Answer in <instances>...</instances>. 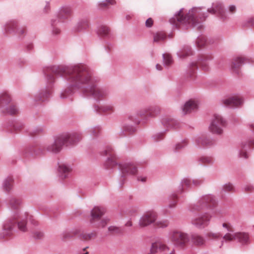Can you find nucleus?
<instances>
[{
    "label": "nucleus",
    "instance_id": "obj_1",
    "mask_svg": "<svg viewBox=\"0 0 254 254\" xmlns=\"http://www.w3.org/2000/svg\"><path fill=\"white\" fill-rule=\"evenodd\" d=\"M51 71L65 79V86L60 94L62 99L70 101L71 97L77 91L84 97L93 98L98 101L109 96V88L99 86L98 78L94 76L89 67L84 64L55 65L52 67Z\"/></svg>",
    "mask_w": 254,
    "mask_h": 254
},
{
    "label": "nucleus",
    "instance_id": "obj_2",
    "mask_svg": "<svg viewBox=\"0 0 254 254\" xmlns=\"http://www.w3.org/2000/svg\"><path fill=\"white\" fill-rule=\"evenodd\" d=\"M208 13L216 14L222 20L229 18L223 4L216 1L207 9L203 7H193L187 13L184 12V9L182 8L170 18V22L174 27L180 30H186L190 27L201 29L203 26L202 22L208 17Z\"/></svg>",
    "mask_w": 254,
    "mask_h": 254
},
{
    "label": "nucleus",
    "instance_id": "obj_3",
    "mask_svg": "<svg viewBox=\"0 0 254 254\" xmlns=\"http://www.w3.org/2000/svg\"><path fill=\"white\" fill-rule=\"evenodd\" d=\"M34 226H38V222L33 217L27 212L20 213L17 211L12 216L11 218L6 220L3 224L2 235L0 234V238H3L5 236H10L13 232V229L15 223H17L19 230L26 232L27 230V220Z\"/></svg>",
    "mask_w": 254,
    "mask_h": 254
},
{
    "label": "nucleus",
    "instance_id": "obj_4",
    "mask_svg": "<svg viewBox=\"0 0 254 254\" xmlns=\"http://www.w3.org/2000/svg\"><path fill=\"white\" fill-rule=\"evenodd\" d=\"M216 204L215 196L212 194H206L200 195L196 202L189 206V209L190 212L200 211L205 209H211L213 213H216L217 210L215 209Z\"/></svg>",
    "mask_w": 254,
    "mask_h": 254
},
{
    "label": "nucleus",
    "instance_id": "obj_5",
    "mask_svg": "<svg viewBox=\"0 0 254 254\" xmlns=\"http://www.w3.org/2000/svg\"><path fill=\"white\" fill-rule=\"evenodd\" d=\"M46 80L47 82V87L39 90L35 94L34 98L32 99L33 101L43 102L47 101L50 97L52 94L51 88L55 81V78L52 74H50L46 76Z\"/></svg>",
    "mask_w": 254,
    "mask_h": 254
},
{
    "label": "nucleus",
    "instance_id": "obj_6",
    "mask_svg": "<svg viewBox=\"0 0 254 254\" xmlns=\"http://www.w3.org/2000/svg\"><path fill=\"white\" fill-rule=\"evenodd\" d=\"M221 241V246L224 242H232L237 241L242 245H247L250 243V238L249 235L246 232H236V233H226L222 237Z\"/></svg>",
    "mask_w": 254,
    "mask_h": 254
},
{
    "label": "nucleus",
    "instance_id": "obj_7",
    "mask_svg": "<svg viewBox=\"0 0 254 254\" xmlns=\"http://www.w3.org/2000/svg\"><path fill=\"white\" fill-rule=\"evenodd\" d=\"M11 98L7 92L2 93L0 94V109L4 113L9 115H16L19 110L16 105L10 104L7 107V104L10 102Z\"/></svg>",
    "mask_w": 254,
    "mask_h": 254
},
{
    "label": "nucleus",
    "instance_id": "obj_8",
    "mask_svg": "<svg viewBox=\"0 0 254 254\" xmlns=\"http://www.w3.org/2000/svg\"><path fill=\"white\" fill-rule=\"evenodd\" d=\"M226 126V121L220 115L213 116L209 126V129L212 133L221 134L223 128Z\"/></svg>",
    "mask_w": 254,
    "mask_h": 254
},
{
    "label": "nucleus",
    "instance_id": "obj_9",
    "mask_svg": "<svg viewBox=\"0 0 254 254\" xmlns=\"http://www.w3.org/2000/svg\"><path fill=\"white\" fill-rule=\"evenodd\" d=\"M64 146H69L76 144L82 139L81 133L79 132H67L60 134Z\"/></svg>",
    "mask_w": 254,
    "mask_h": 254
},
{
    "label": "nucleus",
    "instance_id": "obj_10",
    "mask_svg": "<svg viewBox=\"0 0 254 254\" xmlns=\"http://www.w3.org/2000/svg\"><path fill=\"white\" fill-rule=\"evenodd\" d=\"M212 215L208 212L198 213L191 219V223L198 229H203L210 223Z\"/></svg>",
    "mask_w": 254,
    "mask_h": 254
},
{
    "label": "nucleus",
    "instance_id": "obj_11",
    "mask_svg": "<svg viewBox=\"0 0 254 254\" xmlns=\"http://www.w3.org/2000/svg\"><path fill=\"white\" fill-rule=\"evenodd\" d=\"M103 155L108 156V157L106 159L104 165L106 169H109L113 168L115 167H118L120 163L116 162V158L114 148L111 146H107L105 150L103 151Z\"/></svg>",
    "mask_w": 254,
    "mask_h": 254
},
{
    "label": "nucleus",
    "instance_id": "obj_12",
    "mask_svg": "<svg viewBox=\"0 0 254 254\" xmlns=\"http://www.w3.org/2000/svg\"><path fill=\"white\" fill-rule=\"evenodd\" d=\"M132 122L134 125H138L140 124V121L139 119L136 118L133 115H129L127 118L126 120V123L123 127V130L120 132V136L123 137L125 136V131L131 134L136 131V128L133 125H130L129 123Z\"/></svg>",
    "mask_w": 254,
    "mask_h": 254
},
{
    "label": "nucleus",
    "instance_id": "obj_13",
    "mask_svg": "<svg viewBox=\"0 0 254 254\" xmlns=\"http://www.w3.org/2000/svg\"><path fill=\"white\" fill-rule=\"evenodd\" d=\"M193 143L198 148L210 147L215 144V140L206 134H199L193 138Z\"/></svg>",
    "mask_w": 254,
    "mask_h": 254
},
{
    "label": "nucleus",
    "instance_id": "obj_14",
    "mask_svg": "<svg viewBox=\"0 0 254 254\" xmlns=\"http://www.w3.org/2000/svg\"><path fill=\"white\" fill-rule=\"evenodd\" d=\"M170 238L174 245L180 247H184L190 240L188 234L181 231H173L170 234Z\"/></svg>",
    "mask_w": 254,
    "mask_h": 254
},
{
    "label": "nucleus",
    "instance_id": "obj_15",
    "mask_svg": "<svg viewBox=\"0 0 254 254\" xmlns=\"http://www.w3.org/2000/svg\"><path fill=\"white\" fill-rule=\"evenodd\" d=\"M119 170L121 172V177L125 178L128 175H134L137 172V168L135 164L131 162L120 163Z\"/></svg>",
    "mask_w": 254,
    "mask_h": 254
},
{
    "label": "nucleus",
    "instance_id": "obj_16",
    "mask_svg": "<svg viewBox=\"0 0 254 254\" xmlns=\"http://www.w3.org/2000/svg\"><path fill=\"white\" fill-rule=\"evenodd\" d=\"M63 146V142L59 135L56 136L53 141L50 142L44 145L46 151L55 154L60 153Z\"/></svg>",
    "mask_w": 254,
    "mask_h": 254
},
{
    "label": "nucleus",
    "instance_id": "obj_17",
    "mask_svg": "<svg viewBox=\"0 0 254 254\" xmlns=\"http://www.w3.org/2000/svg\"><path fill=\"white\" fill-rule=\"evenodd\" d=\"M157 218V214L154 211H148L142 215L138 221V225L140 228H144L155 222Z\"/></svg>",
    "mask_w": 254,
    "mask_h": 254
},
{
    "label": "nucleus",
    "instance_id": "obj_18",
    "mask_svg": "<svg viewBox=\"0 0 254 254\" xmlns=\"http://www.w3.org/2000/svg\"><path fill=\"white\" fill-rule=\"evenodd\" d=\"M161 123L165 128V131L170 129H178L181 127V124L176 119L168 116H164L161 118Z\"/></svg>",
    "mask_w": 254,
    "mask_h": 254
},
{
    "label": "nucleus",
    "instance_id": "obj_19",
    "mask_svg": "<svg viewBox=\"0 0 254 254\" xmlns=\"http://www.w3.org/2000/svg\"><path fill=\"white\" fill-rule=\"evenodd\" d=\"M72 8L68 5H64L61 6L57 13V19L59 21L64 22L68 19L72 14Z\"/></svg>",
    "mask_w": 254,
    "mask_h": 254
},
{
    "label": "nucleus",
    "instance_id": "obj_20",
    "mask_svg": "<svg viewBox=\"0 0 254 254\" xmlns=\"http://www.w3.org/2000/svg\"><path fill=\"white\" fill-rule=\"evenodd\" d=\"M160 251L164 254H175L174 249L169 247L167 245L160 242L153 243L150 250V253L148 254H155V253Z\"/></svg>",
    "mask_w": 254,
    "mask_h": 254
},
{
    "label": "nucleus",
    "instance_id": "obj_21",
    "mask_svg": "<svg viewBox=\"0 0 254 254\" xmlns=\"http://www.w3.org/2000/svg\"><path fill=\"white\" fill-rule=\"evenodd\" d=\"M223 104L226 107L229 108H236L241 106L243 103V99L238 95H235L222 101Z\"/></svg>",
    "mask_w": 254,
    "mask_h": 254
},
{
    "label": "nucleus",
    "instance_id": "obj_22",
    "mask_svg": "<svg viewBox=\"0 0 254 254\" xmlns=\"http://www.w3.org/2000/svg\"><path fill=\"white\" fill-rule=\"evenodd\" d=\"M105 213V209L103 207L95 206L90 213V222L92 224L96 223L99 221Z\"/></svg>",
    "mask_w": 254,
    "mask_h": 254
},
{
    "label": "nucleus",
    "instance_id": "obj_23",
    "mask_svg": "<svg viewBox=\"0 0 254 254\" xmlns=\"http://www.w3.org/2000/svg\"><path fill=\"white\" fill-rule=\"evenodd\" d=\"M7 201L8 206L11 209L15 210L12 216L17 211L20 213H22L19 210V209L22 204V200L20 198L15 196H10L7 198Z\"/></svg>",
    "mask_w": 254,
    "mask_h": 254
},
{
    "label": "nucleus",
    "instance_id": "obj_24",
    "mask_svg": "<svg viewBox=\"0 0 254 254\" xmlns=\"http://www.w3.org/2000/svg\"><path fill=\"white\" fill-rule=\"evenodd\" d=\"M192 184V180L189 178H184L181 180L178 186L176 192L177 194H182L185 192V190L190 188Z\"/></svg>",
    "mask_w": 254,
    "mask_h": 254
},
{
    "label": "nucleus",
    "instance_id": "obj_25",
    "mask_svg": "<svg viewBox=\"0 0 254 254\" xmlns=\"http://www.w3.org/2000/svg\"><path fill=\"white\" fill-rule=\"evenodd\" d=\"M19 26L18 21L16 19L7 21L3 26V30L6 33H15Z\"/></svg>",
    "mask_w": 254,
    "mask_h": 254
},
{
    "label": "nucleus",
    "instance_id": "obj_26",
    "mask_svg": "<svg viewBox=\"0 0 254 254\" xmlns=\"http://www.w3.org/2000/svg\"><path fill=\"white\" fill-rule=\"evenodd\" d=\"M212 59L211 55L203 56L198 59L197 64L203 70L208 71L210 69L209 64Z\"/></svg>",
    "mask_w": 254,
    "mask_h": 254
},
{
    "label": "nucleus",
    "instance_id": "obj_27",
    "mask_svg": "<svg viewBox=\"0 0 254 254\" xmlns=\"http://www.w3.org/2000/svg\"><path fill=\"white\" fill-rule=\"evenodd\" d=\"M253 145H254V142L252 140L249 142H243L239 150V157L245 159L248 158V155L247 152L251 150Z\"/></svg>",
    "mask_w": 254,
    "mask_h": 254
},
{
    "label": "nucleus",
    "instance_id": "obj_28",
    "mask_svg": "<svg viewBox=\"0 0 254 254\" xmlns=\"http://www.w3.org/2000/svg\"><path fill=\"white\" fill-rule=\"evenodd\" d=\"M245 59L242 57L235 58L232 62L231 68L233 72L239 74L242 65L245 63Z\"/></svg>",
    "mask_w": 254,
    "mask_h": 254
},
{
    "label": "nucleus",
    "instance_id": "obj_29",
    "mask_svg": "<svg viewBox=\"0 0 254 254\" xmlns=\"http://www.w3.org/2000/svg\"><path fill=\"white\" fill-rule=\"evenodd\" d=\"M45 149L44 146L43 147H30L28 148L25 152V156L28 157L29 155L36 156H39L41 155H44L45 153Z\"/></svg>",
    "mask_w": 254,
    "mask_h": 254
},
{
    "label": "nucleus",
    "instance_id": "obj_30",
    "mask_svg": "<svg viewBox=\"0 0 254 254\" xmlns=\"http://www.w3.org/2000/svg\"><path fill=\"white\" fill-rule=\"evenodd\" d=\"M198 107L197 102L193 100H189L187 101L182 108V112L184 115L190 113L195 111Z\"/></svg>",
    "mask_w": 254,
    "mask_h": 254
},
{
    "label": "nucleus",
    "instance_id": "obj_31",
    "mask_svg": "<svg viewBox=\"0 0 254 254\" xmlns=\"http://www.w3.org/2000/svg\"><path fill=\"white\" fill-rule=\"evenodd\" d=\"M177 193H173L170 195L169 199L170 203L169 205L165 207L163 209V212L165 214H168L170 213V211L168 210V208H174L176 207V205L178 202V195Z\"/></svg>",
    "mask_w": 254,
    "mask_h": 254
},
{
    "label": "nucleus",
    "instance_id": "obj_32",
    "mask_svg": "<svg viewBox=\"0 0 254 254\" xmlns=\"http://www.w3.org/2000/svg\"><path fill=\"white\" fill-rule=\"evenodd\" d=\"M61 22L57 18H52L51 20V33L53 36H58L60 34L61 30L59 27Z\"/></svg>",
    "mask_w": 254,
    "mask_h": 254
},
{
    "label": "nucleus",
    "instance_id": "obj_33",
    "mask_svg": "<svg viewBox=\"0 0 254 254\" xmlns=\"http://www.w3.org/2000/svg\"><path fill=\"white\" fill-rule=\"evenodd\" d=\"M198 68L197 64L195 62L190 63L186 70V76L187 77L193 78L195 75V72Z\"/></svg>",
    "mask_w": 254,
    "mask_h": 254
},
{
    "label": "nucleus",
    "instance_id": "obj_34",
    "mask_svg": "<svg viewBox=\"0 0 254 254\" xmlns=\"http://www.w3.org/2000/svg\"><path fill=\"white\" fill-rule=\"evenodd\" d=\"M96 108V110L99 113L110 114L114 111V106L112 104L101 105Z\"/></svg>",
    "mask_w": 254,
    "mask_h": 254
},
{
    "label": "nucleus",
    "instance_id": "obj_35",
    "mask_svg": "<svg viewBox=\"0 0 254 254\" xmlns=\"http://www.w3.org/2000/svg\"><path fill=\"white\" fill-rule=\"evenodd\" d=\"M70 171V167L66 164H61L59 165V175L62 179L67 178Z\"/></svg>",
    "mask_w": 254,
    "mask_h": 254
},
{
    "label": "nucleus",
    "instance_id": "obj_36",
    "mask_svg": "<svg viewBox=\"0 0 254 254\" xmlns=\"http://www.w3.org/2000/svg\"><path fill=\"white\" fill-rule=\"evenodd\" d=\"M177 54L179 58L184 59L192 54V50L190 46L185 45L177 52Z\"/></svg>",
    "mask_w": 254,
    "mask_h": 254
},
{
    "label": "nucleus",
    "instance_id": "obj_37",
    "mask_svg": "<svg viewBox=\"0 0 254 254\" xmlns=\"http://www.w3.org/2000/svg\"><path fill=\"white\" fill-rule=\"evenodd\" d=\"M1 187L6 192H9L13 187V179L10 177L5 178L2 183Z\"/></svg>",
    "mask_w": 254,
    "mask_h": 254
},
{
    "label": "nucleus",
    "instance_id": "obj_38",
    "mask_svg": "<svg viewBox=\"0 0 254 254\" xmlns=\"http://www.w3.org/2000/svg\"><path fill=\"white\" fill-rule=\"evenodd\" d=\"M89 27L88 21L87 19L79 20L74 28L76 32H81L86 29Z\"/></svg>",
    "mask_w": 254,
    "mask_h": 254
},
{
    "label": "nucleus",
    "instance_id": "obj_39",
    "mask_svg": "<svg viewBox=\"0 0 254 254\" xmlns=\"http://www.w3.org/2000/svg\"><path fill=\"white\" fill-rule=\"evenodd\" d=\"M116 0H103L99 1L97 3L98 8L100 9L108 8L110 5L116 4Z\"/></svg>",
    "mask_w": 254,
    "mask_h": 254
},
{
    "label": "nucleus",
    "instance_id": "obj_40",
    "mask_svg": "<svg viewBox=\"0 0 254 254\" xmlns=\"http://www.w3.org/2000/svg\"><path fill=\"white\" fill-rule=\"evenodd\" d=\"M191 240L193 244L197 246L202 245L205 243V239L204 238L197 234H192L191 236Z\"/></svg>",
    "mask_w": 254,
    "mask_h": 254
},
{
    "label": "nucleus",
    "instance_id": "obj_41",
    "mask_svg": "<svg viewBox=\"0 0 254 254\" xmlns=\"http://www.w3.org/2000/svg\"><path fill=\"white\" fill-rule=\"evenodd\" d=\"M149 110L148 107H145L144 108L140 109L138 110L136 112V115H133L136 118L138 119V117L142 118V119H144L145 120H147L148 118H150L149 117Z\"/></svg>",
    "mask_w": 254,
    "mask_h": 254
},
{
    "label": "nucleus",
    "instance_id": "obj_42",
    "mask_svg": "<svg viewBox=\"0 0 254 254\" xmlns=\"http://www.w3.org/2000/svg\"><path fill=\"white\" fill-rule=\"evenodd\" d=\"M198 161L203 165H212L214 163L213 157L208 156H202L198 158Z\"/></svg>",
    "mask_w": 254,
    "mask_h": 254
},
{
    "label": "nucleus",
    "instance_id": "obj_43",
    "mask_svg": "<svg viewBox=\"0 0 254 254\" xmlns=\"http://www.w3.org/2000/svg\"><path fill=\"white\" fill-rule=\"evenodd\" d=\"M78 233L79 230L78 229L72 230L71 231H64L62 233L61 238L63 241H65L78 234Z\"/></svg>",
    "mask_w": 254,
    "mask_h": 254
},
{
    "label": "nucleus",
    "instance_id": "obj_44",
    "mask_svg": "<svg viewBox=\"0 0 254 254\" xmlns=\"http://www.w3.org/2000/svg\"><path fill=\"white\" fill-rule=\"evenodd\" d=\"M167 38L166 35L163 32H158L153 34V42L160 43L165 41Z\"/></svg>",
    "mask_w": 254,
    "mask_h": 254
},
{
    "label": "nucleus",
    "instance_id": "obj_45",
    "mask_svg": "<svg viewBox=\"0 0 254 254\" xmlns=\"http://www.w3.org/2000/svg\"><path fill=\"white\" fill-rule=\"evenodd\" d=\"M110 33V30L108 27L105 25H100L97 30V34L99 36L103 37H108Z\"/></svg>",
    "mask_w": 254,
    "mask_h": 254
},
{
    "label": "nucleus",
    "instance_id": "obj_46",
    "mask_svg": "<svg viewBox=\"0 0 254 254\" xmlns=\"http://www.w3.org/2000/svg\"><path fill=\"white\" fill-rule=\"evenodd\" d=\"M188 144V141L187 139H183L181 142L176 143L172 147V150L174 152L179 151L187 146Z\"/></svg>",
    "mask_w": 254,
    "mask_h": 254
},
{
    "label": "nucleus",
    "instance_id": "obj_47",
    "mask_svg": "<svg viewBox=\"0 0 254 254\" xmlns=\"http://www.w3.org/2000/svg\"><path fill=\"white\" fill-rule=\"evenodd\" d=\"M149 117L153 118L159 114L160 112V108L158 106H151L148 107Z\"/></svg>",
    "mask_w": 254,
    "mask_h": 254
},
{
    "label": "nucleus",
    "instance_id": "obj_48",
    "mask_svg": "<svg viewBox=\"0 0 254 254\" xmlns=\"http://www.w3.org/2000/svg\"><path fill=\"white\" fill-rule=\"evenodd\" d=\"M97 236V233L94 231L90 233H82L80 234V238L85 241H88L92 238H95Z\"/></svg>",
    "mask_w": 254,
    "mask_h": 254
},
{
    "label": "nucleus",
    "instance_id": "obj_49",
    "mask_svg": "<svg viewBox=\"0 0 254 254\" xmlns=\"http://www.w3.org/2000/svg\"><path fill=\"white\" fill-rule=\"evenodd\" d=\"M163 64L165 66L170 65L173 63V59L170 54L168 53L163 54L162 55Z\"/></svg>",
    "mask_w": 254,
    "mask_h": 254
},
{
    "label": "nucleus",
    "instance_id": "obj_50",
    "mask_svg": "<svg viewBox=\"0 0 254 254\" xmlns=\"http://www.w3.org/2000/svg\"><path fill=\"white\" fill-rule=\"evenodd\" d=\"M110 221V219L105 217L103 218L102 219H100L99 221H97L96 223L93 224L97 228H104L105 227L107 224L109 223Z\"/></svg>",
    "mask_w": 254,
    "mask_h": 254
},
{
    "label": "nucleus",
    "instance_id": "obj_51",
    "mask_svg": "<svg viewBox=\"0 0 254 254\" xmlns=\"http://www.w3.org/2000/svg\"><path fill=\"white\" fill-rule=\"evenodd\" d=\"M33 238L35 239H41L44 237V233L39 229L34 230L32 231Z\"/></svg>",
    "mask_w": 254,
    "mask_h": 254
},
{
    "label": "nucleus",
    "instance_id": "obj_52",
    "mask_svg": "<svg viewBox=\"0 0 254 254\" xmlns=\"http://www.w3.org/2000/svg\"><path fill=\"white\" fill-rule=\"evenodd\" d=\"M235 189L233 185L231 183H228L224 185L222 188V191L225 192H234Z\"/></svg>",
    "mask_w": 254,
    "mask_h": 254
},
{
    "label": "nucleus",
    "instance_id": "obj_53",
    "mask_svg": "<svg viewBox=\"0 0 254 254\" xmlns=\"http://www.w3.org/2000/svg\"><path fill=\"white\" fill-rule=\"evenodd\" d=\"M206 237L210 239L217 240L222 237V235L220 233H213L208 232L206 234Z\"/></svg>",
    "mask_w": 254,
    "mask_h": 254
},
{
    "label": "nucleus",
    "instance_id": "obj_54",
    "mask_svg": "<svg viewBox=\"0 0 254 254\" xmlns=\"http://www.w3.org/2000/svg\"><path fill=\"white\" fill-rule=\"evenodd\" d=\"M205 38L203 36L198 37L195 41V44L196 46L199 48L203 47L205 45Z\"/></svg>",
    "mask_w": 254,
    "mask_h": 254
},
{
    "label": "nucleus",
    "instance_id": "obj_55",
    "mask_svg": "<svg viewBox=\"0 0 254 254\" xmlns=\"http://www.w3.org/2000/svg\"><path fill=\"white\" fill-rule=\"evenodd\" d=\"M108 231L112 234H119L122 232L120 227L115 226H110L108 227Z\"/></svg>",
    "mask_w": 254,
    "mask_h": 254
},
{
    "label": "nucleus",
    "instance_id": "obj_56",
    "mask_svg": "<svg viewBox=\"0 0 254 254\" xmlns=\"http://www.w3.org/2000/svg\"><path fill=\"white\" fill-rule=\"evenodd\" d=\"M27 33V29L25 27H19L18 26L17 29L16 30L15 34L22 36L26 35Z\"/></svg>",
    "mask_w": 254,
    "mask_h": 254
},
{
    "label": "nucleus",
    "instance_id": "obj_57",
    "mask_svg": "<svg viewBox=\"0 0 254 254\" xmlns=\"http://www.w3.org/2000/svg\"><path fill=\"white\" fill-rule=\"evenodd\" d=\"M226 10V12L228 15V14H233L237 11V7L235 4H230L228 6Z\"/></svg>",
    "mask_w": 254,
    "mask_h": 254
},
{
    "label": "nucleus",
    "instance_id": "obj_58",
    "mask_svg": "<svg viewBox=\"0 0 254 254\" xmlns=\"http://www.w3.org/2000/svg\"><path fill=\"white\" fill-rule=\"evenodd\" d=\"M168 221L167 220H159L155 223V226L158 228H165L168 225Z\"/></svg>",
    "mask_w": 254,
    "mask_h": 254
},
{
    "label": "nucleus",
    "instance_id": "obj_59",
    "mask_svg": "<svg viewBox=\"0 0 254 254\" xmlns=\"http://www.w3.org/2000/svg\"><path fill=\"white\" fill-rule=\"evenodd\" d=\"M99 129L98 127H93L88 129V132L91 136H95L98 134Z\"/></svg>",
    "mask_w": 254,
    "mask_h": 254
},
{
    "label": "nucleus",
    "instance_id": "obj_60",
    "mask_svg": "<svg viewBox=\"0 0 254 254\" xmlns=\"http://www.w3.org/2000/svg\"><path fill=\"white\" fill-rule=\"evenodd\" d=\"M51 9L50 1H45L44 3L43 12L45 13H48Z\"/></svg>",
    "mask_w": 254,
    "mask_h": 254
},
{
    "label": "nucleus",
    "instance_id": "obj_61",
    "mask_svg": "<svg viewBox=\"0 0 254 254\" xmlns=\"http://www.w3.org/2000/svg\"><path fill=\"white\" fill-rule=\"evenodd\" d=\"M163 133L158 132L153 135L152 138L154 141H159L163 138Z\"/></svg>",
    "mask_w": 254,
    "mask_h": 254
},
{
    "label": "nucleus",
    "instance_id": "obj_62",
    "mask_svg": "<svg viewBox=\"0 0 254 254\" xmlns=\"http://www.w3.org/2000/svg\"><path fill=\"white\" fill-rule=\"evenodd\" d=\"M222 227L226 229L227 231V233H233V231L232 229L231 225L230 223H224L222 224Z\"/></svg>",
    "mask_w": 254,
    "mask_h": 254
},
{
    "label": "nucleus",
    "instance_id": "obj_63",
    "mask_svg": "<svg viewBox=\"0 0 254 254\" xmlns=\"http://www.w3.org/2000/svg\"><path fill=\"white\" fill-rule=\"evenodd\" d=\"M192 184L194 186L197 187V186H199L201 185V184H202L204 181L202 179H195L192 180Z\"/></svg>",
    "mask_w": 254,
    "mask_h": 254
},
{
    "label": "nucleus",
    "instance_id": "obj_64",
    "mask_svg": "<svg viewBox=\"0 0 254 254\" xmlns=\"http://www.w3.org/2000/svg\"><path fill=\"white\" fill-rule=\"evenodd\" d=\"M137 180L138 182H140L142 183H145L147 181V177L143 175L138 176L137 177Z\"/></svg>",
    "mask_w": 254,
    "mask_h": 254
}]
</instances>
